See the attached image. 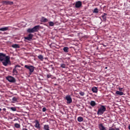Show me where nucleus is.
I'll return each mask as SVG.
<instances>
[{
  "mask_svg": "<svg viewBox=\"0 0 130 130\" xmlns=\"http://www.w3.org/2000/svg\"><path fill=\"white\" fill-rule=\"evenodd\" d=\"M123 89V88L119 87V91H120L121 92V91H122Z\"/></svg>",
  "mask_w": 130,
  "mask_h": 130,
  "instance_id": "nucleus-34",
  "label": "nucleus"
},
{
  "mask_svg": "<svg viewBox=\"0 0 130 130\" xmlns=\"http://www.w3.org/2000/svg\"><path fill=\"white\" fill-rule=\"evenodd\" d=\"M49 25L50 27H53L54 26V23L52 21L49 22Z\"/></svg>",
  "mask_w": 130,
  "mask_h": 130,
  "instance_id": "nucleus-25",
  "label": "nucleus"
},
{
  "mask_svg": "<svg viewBox=\"0 0 130 130\" xmlns=\"http://www.w3.org/2000/svg\"><path fill=\"white\" fill-rule=\"evenodd\" d=\"M32 38H33V35L30 34L28 35L27 37H25L24 39H26V40H28L29 41H30V40H31Z\"/></svg>",
  "mask_w": 130,
  "mask_h": 130,
  "instance_id": "nucleus-12",
  "label": "nucleus"
},
{
  "mask_svg": "<svg viewBox=\"0 0 130 130\" xmlns=\"http://www.w3.org/2000/svg\"><path fill=\"white\" fill-rule=\"evenodd\" d=\"M47 79H49V78H51V75L48 74L47 75Z\"/></svg>",
  "mask_w": 130,
  "mask_h": 130,
  "instance_id": "nucleus-33",
  "label": "nucleus"
},
{
  "mask_svg": "<svg viewBox=\"0 0 130 130\" xmlns=\"http://www.w3.org/2000/svg\"><path fill=\"white\" fill-rule=\"evenodd\" d=\"M60 67L61 68H62V69H66V64L64 63H61L60 64Z\"/></svg>",
  "mask_w": 130,
  "mask_h": 130,
  "instance_id": "nucleus-29",
  "label": "nucleus"
},
{
  "mask_svg": "<svg viewBox=\"0 0 130 130\" xmlns=\"http://www.w3.org/2000/svg\"><path fill=\"white\" fill-rule=\"evenodd\" d=\"M3 3L4 5H6L7 6L10 5L12 6V5H14V2L11 1H3Z\"/></svg>",
  "mask_w": 130,
  "mask_h": 130,
  "instance_id": "nucleus-9",
  "label": "nucleus"
},
{
  "mask_svg": "<svg viewBox=\"0 0 130 130\" xmlns=\"http://www.w3.org/2000/svg\"><path fill=\"white\" fill-rule=\"evenodd\" d=\"M114 130H120V129H119V128L115 127V128H114Z\"/></svg>",
  "mask_w": 130,
  "mask_h": 130,
  "instance_id": "nucleus-35",
  "label": "nucleus"
},
{
  "mask_svg": "<svg viewBox=\"0 0 130 130\" xmlns=\"http://www.w3.org/2000/svg\"><path fill=\"white\" fill-rule=\"evenodd\" d=\"M44 129H45V130H50V129H49V125H44Z\"/></svg>",
  "mask_w": 130,
  "mask_h": 130,
  "instance_id": "nucleus-22",
  "label": "nucleus"
},
{
  "mask_svg": "<svg viewBox=\"0 0 130 130\" xmlns=\"http://www.w3.org/2000/svg\"><path fill=\"white\" fill-rule=\"evenodd\" d=\"M6 79L8 80L10 83H15L16 82V79L12 76H8L6 77Z\"/></svg>",
  "mask_w": 130,
  "mask_h": 130,
  "instance_id": "nucleus-6",
  "label": "nucleus"
},
{
  "mask_svg": "<svg viewBox=\"0 0 130 130\" xmlns=\"http://www.w3.org/2000/svg\"><path fill=\"white\" fill-rule=\"evenodd\" d=\"M63 50L64 52H69V47H64L63 48Z\"/></svg>",
  "mask_w": 130,
  "mask_h": 130,
  "instance_id": "nucleus-21",
  "label": "nucleus"
},
{
  "mask_svg": "<svg viewBox=\"0 0 130 130\" xmlns=\"http://www.w3.org/2000/svg\"><path fill=\"white\" fill-rule=\"evenodd\" d=\"M12 100L13 101H14V102H17V100H18V98H17L16 97H13L12 98Z\"/></svg>",
  "mask_w": 130,
  "mask_h": 130,
  "instance_id": "nucleus-28",
  "label": "nucleus"
},
{
  "mask_svg": "<svg viewBox=\"0 0 130 130\" xmlns=\"http://www.w3.org/2000/svg\"><path fill=\"white\" fill-rule=\"evenodd\" d=\"M39 27H40V25H36L32 28H28L27 30V32H28V33H34L37 32L38 30H39Z\"/></svg>",
  "mask_w": 130,
  "mask_h": 130,
  "instance_id": "nucleus-2",
  "label": "nucleus"
},
{
  "mask_svg": "<svg viewBox=\"0 0 130 130\" xmlns=\"http://www.w3.org/2000/svg\"><path fill=\"white\" fill-rule=\"evenodd\" d=\"M99 128L100 130H106V127H105L104 125L103 124L100 123L99 124Z\"/></svg>",
  "mask_w": 130,
  "mask_h": 130,
  "instance_id": "nucleus-13",
  "label": "nucleus"
},
{
  "mask_svg": "<svg viewBox=\"0 0 130 130\" xmlns=\"http://www.w3.org/2000/svg\"><path fill=\"white\" fill-rule=\"evenodd\" d=\"M10 109L12 111H16V110H17V109H16V108H15V107H11V108H10Z\"/></svg>",
  "mask_w": 130,
  "mask_h": 130,
  "instance_id": "nucleus-30",
  "label": "nucleus"
},
{
  "mask_svg": "<svg viewBox=\"0 0 130 130\" xmlns=\"http://www.w3.org/2000/svg\"><path fill=\"white\" fill-rule=\"evenodd\" d=\"M128 129L130 130V125L128 126Z\"/></svg>",
  "mask_w": 130,
  "mask_h": 130,
  "instance_id": "nucleus-38",
  "label": "nucleus"
},
{
  "mask_svg": "<svg viewBox=\"0 0 130 130\" xmlns=\"http://www.w3.org/2000/svg\"><path fill=\"white\" fill-rule=\"evenodd\" d=\"M2 111V108H0V112Z\"/></svg>",
  "mask_w": 130,
  "mask_h": 130,
  "instance_id": "nucleus-40",
  "label": "nucleus"
},
{
  "mask_svg": "<svg viewBox=\"0 0 130 130\" xmlns=\"http://www.w3.org/2000/svg\"><path fill=\"white\" fill-rule=\"evenodd\" d=\"M6 56V54L0 53V61H4Z\"/></svg>",
  "mask_w": 130,
  "mask_h": 130,
  "instance_id": "nucleus-8",
  "label": "nucleus"
},
{
  "mask_svg": "<svg viewBox=\"0 0 130 130\" xmlns=\"http://www.w3.org/2000/svg\"><path fill=\"white\" fill-rule=\"evenodd\" d=\"M81 7H82V2H76L75 4V8H76V9H79V8H81Z\"/></svg>",
  "mask_w": 130,
  "mask_h": 130,
  "instance_id": "nucleus-7",
  "label": "nucleus"
},
{
  "mask_svg": "<svg viewBox=\"0 0 130 130\" xmlns=\"http://www.w3.org/2000/svg\"><path fill=\"white\" fill-rule=\"evenodd\" d=\"M91 106H92V107H94V106H96V102H95V101H91L90 102V103Z\"/></svg>",
  "mask_w": 130,
  "mask_h": 130,
  "instance_id": "nucleus-17",
  "label": "nucleus"
},
{
  "mask_svg": "<svg viewBox=\"0 0 130 130\" xmlns=\"http://www.w3.org/2000/svg\"><path fill=\"white\" fill-rule=\"evenodd\" d=\"M79 94L81 96H84V95H85V92L83 91H81L79 92Z\"/></svg>",
  "mask_w": 130,
  "mask_h": 130,
  "instance_id": "nucleus-31",
  "label": "nucleus"
},
{
  "mask_svg": "<svg viewBox=\"0 0 130 130\" xmlns=\"http://www.w3.org/2000/svg\"><path fill=\"white\" fill-rule=\"evenodd\" d=\"M106 111V107L105 106H101L98 109L97 114L98 115H102Z\"/></svg>",
  "mask_w": 130,
  "mask_h": 130,
  "instance_id": "nucleus-1",
  "label": "nucleus"
},
{
  "mask_svg": "<svg viewBox=\"0 0 130 130\" xmlns=\"http://www.w3.org/2000/svg\"><path fill=\"white\" fill-rule=\"evenodd\" d=\"M38 58L39 59H40V60H43V56H42V55H39L38 56Z\"/></svg>",
  "mask_w": 130,
  "mask_h": 130,
  "instance_id": "nucleus-26",
  "label": "nucleus"
},
{
  "mask_svg": "<svg viewBox=\"0 0 130 130\" xmlns=\"http://www.w3.org/2000/svg\"><path fill=\"white\" fill-rule=\"evenodd\" d=\"M12 47H13V48H20V46L18 44H13Z\"/></svg>",
  "mask_w": 130,
  "mask_h": 130,
  "instance_id": "nucleus-19",
  "label": "nucleus"
},
{
  "mask_svg": "<svg viewBox=\"0 0 130 130\" xmlns=\"http://www.w3.org/2000/svg\"><path fill=\"white\" fill-rule=\"evenodd\" d=\"M77 120L78 121H79V122H82V121H83V120H84V118H83V117H78L77 118Z\"/></svg>",
  "mask_w": 130,
  "mask_h": 130,
  "instance_id": "nucleus-18",
  "label": "nucleus"
},
{
  "mask_svg": "<svg viewBox=\"0 0 130 130\" xmlns=\"http://www.w3.org/2000/svg\"><path fill=\"white\" fill-rule=\"evenodd\" d=\"M35 122V127H36V128H38V129H40V124L39 123V121H38V120H36Z\"/></svg>",
  "mask_w": 130,
  "mask_h": 130,
  "instance_id": "nucleus-10",
  "label": "nucleus"
},
{
  "mask_svg": "<svg viewBox=\"0 0 130 130\" xmlns=\"http://www.w3.org/2000/svg\"><path fill=\"white\" fill-rule=\"evenodd\" d=\"M42 22H43L44 23H46L47 22H48V19L44 17H42Z\"/></svg>",
  "mask_w": 130,
  "mask_h": 130,
  "instance_id": "nucleus-20",
  "label": "nucleus"
},
{
  "mask_svg": "<svg viewBox=\"0 0 130 130\" xmlns=\"http://www.w3.org/2000/svg\"><path fill=\"white\" fill-rule=\"evenodd\" d=\"M106 16H107V13H104V14L102 16L104 22H106Z\"/></svg>",
  "mask_w": 130,
  "mask_h": 130,
  "instance_id": "nucleus-14",
  "label": "nucleus"
},
{
  "mask_svg": "<svg viewBox=\"0 0 130 130\" xmlns=\"http://www.w3.org/2000/svg\"><path fill=\"white\" fill-rule=\"evenodd\" d=\"M24 68L27 69V70H29V75H32V73H33V72H34V70H35V67L33 66L25 65Z\"/></svg>",
  "mask_w": 130,
  "mask_h": 130,
  "instance_id": "nucleus-4",
  "label": "nucleus"
},
{
  "mask_svg": "<svg viewBox=\"0 0 130 130\" xmlns=\"http://www.w3.org/2000/svg\"><path fill=\"white\" fill-rule=\"evenodd\" d=\"M102 45H103L104 47H106V45H104V44H103Z\"/></svg>",
  "mask_w": 130,
  "mask_h": 130,
  "instance_id": "nucleus-36",
  "label": "nucleus"
},
{
  "mask_svg": "<svg viewBox=\"0 0 130 130\" xmlns=\"http://www.w3.org/2000/svg\"><path fill=\"white\" fill-rule=\"evenodd\" d=\"M105 69H106V70L107 69V67H106Z\"/></svg>",
  "mask_w": 130,
  "mask_h": 130,
  "instance_id": "nucleus-41",
  "label": "nucleus"
},
{
  "mask_svg": "<svg viewBox=\"0 0 130 130\" xmlns=\"http://www.w3.org/2000/svg\"><path fill=\"white\" fill-rule=\"evenodd\" d=\"M116 94L117 95H123V92L119 91H116Z\"/></svg>",
  "mask_w": 130,
  "mask_h": 130,
  "instance_id": "nucleus-23",
  "label": "nucleus"
},
{
  "mask_svg": "<svg viewBox=\"0 0 130 130\" xmlns=\"http://www.w3.org/2000/svg\"><path fill=\"white\" fill-rule=\"evenodd\" d=\"M17 68H21V66H20L19 65H16L15 66V68L13 70V73L15 75H17V74H18V71H17Z\"/></svg>",
  "mask_w": 130,
  "mask_h": 130,
  "instance_id": "nucleus-11",
  "label": "nucleus"
},
{
  "mask_svg": "<svg viewBox=\"0 0 130 130\" xmlns=\"http://www.w3.org/2000/svg\"><path fill=\"white\" fill-rule=\"evenodd\" d=\"M54 86H57V84H54Z\"/></svg>",
  "mask_w": 130,
  "mask_h": 130,
  "instance_id": "nucleus-39",
  "label": "nucleus"
},
{
  "mask_svg": "<svg viewBox=\"0 0 130 130\" xmlns=\"http://www.w3.org/2000/svg\"><path fill=\"white\" fill-rule=\"evenodd\" d=\"M91 90L93 93H97L98 92V89L96 87H93Z\"/></svg>",
  "mask_w": 130,
  "mask_h": 130,
  "instance_id": "nucleus-16",
  "label": "nucleus"
},
{
  "mask_svg": "<svg viewBox=\"0 0 130 130\" xmlns=\"http://www.w3.org/2000/svg\"><path fill=\"white\" fill-rule=\"evenodd\" d=\"M42 111L43 112H45V111H46V108L45 107L43 108Z\"/></svg>",
  "mask_w": 130,
  "mask_h": 130,
  "instance_id": "nucleus-32",
  "label": "nucleus"
},
{
  "mask_svg": "<svg viewBox=\"0 0 130 130\" xmlns=\"http://www.w3.org/2000/svg\"><path fill=\"white\" fill-rule=\"evenodd\" d=\"M9 26L0 28V31H8V30H9Z\"/></svg>",
  "mask_w": 130,
  "mask_h": 130,
  "instance_id": "nucleus-15",
  "label": "nucleus"
},
{
  "mask_svg": "<svg viewBox=\"0 0 130 130\" xmlns=\"http://www.w3.org/2000/svg\"><path fill=\"white\" fill-rule=\"evenodd\" d=\"M2 63L3 66H5V67H7L8 64L11 65V60H10V56H7L5 60L2 61Z\"/></svg>",
  "mask_w": 130,
  "mask_h": 130,
  "instance_id": "nucleus-3",
  "label": "nucleus"
},
{
  "mask_svg": "<svg viewBox=\"0 0 130 130\" xmlns=\"http://www.w3.org/2000/svg\"><path fill=\"white\" fill-rule=\"evenodd\" d=\"M99 12V11H98V8H95L93 11V13H98Z\"/></svg>",
  "mask_w": 130,
  "mask_h": 130,
  "instance_id": "nucleus-27",
  "label": "nucleus"
},
{
  "mask_svg": "<svg viewBox=\"0 0 130 130\" xmlns=\"http://www.w3.org/2000/svg\"><path fill=\"white\" fill-rule=\"evenodd\" d=\"M66 100H67V103L68 104H71L73 102V100H72V98L70 95H67L65 98Z\"/></svg>",
  "mask_w": 130,
  "mask_h": 130,
  "instance_id": "nucleus-5",
  "label": "nucleus"
},
{
  "mask_svg": "<svg viewBox=\"0 0 130 130\" xmlns=\"http://www.w3.org/2000/svg\"><path fill=\"white\" fill-rule=\"evenodd\" d=\"M14 126L16 127V128H20V127H21L20 124L17 123L14 124Z\"/></svg>",
  "mask_w": 130,
  "mask_h": 130,
  "instance_id": "nucleus-24",
  "label": "nucleus"
},
{
  "mask_svg": "<svg viewBox=\"0 0 130 130\" xmlns=\"http://www.w3.org/2000/svg\"><path fill=\"white\" fill-rule=\"evenodd\" d=\"M109 130H114V128H110Z\"/></svg>",
  "mask_w": 130,
  "mask_h": 130,
  "instance_id": "nucleus-37",
  "label": "nucleus"
}]
</instances>
